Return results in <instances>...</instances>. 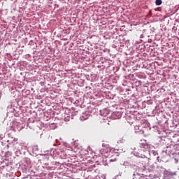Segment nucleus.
Segmentation results:
<instances>
[{"mask_svg": "<svg viewBox=\"0 0 179 179\" xmlns=\"http://www.w3.org/2000/svg\"><path fill=\"white\" fill-rule=\"evenodd\" d=\"M162 3H163V1L162 0H156L155 1V5H157V6L162 5Z\"/></svg>", "mask_w": 179, "mask_h": 179, "instance_id": "f257e3e1", "label": "nucleus"}, {"mask_svg": "<svg viewBox=\"0 0 179 179\" xmlns=\"http://www.w3.org/2000/svg\"><path fill=\"white\" fill-rule=\"evenodd\" d=\"M146 146V144L145 143H140V148H145Z\"/></svg>", "mask_w": 179, "mask_h": 179, "instance_id": "f03ea898", "label": "nucleus"}, {"mask_svg": "<svg viewBox=\"0 0 179 179\" xmlns=\"http://www.w3.org/2000/svg\"><path fill=\"white\" fill-rule=\"evenodd\" d=\"M117 161V159H110V162H116Z\"/></svg>", "mask_w": 179, "mask_h": 179, "instance_id": "7ed1b4c3", "label": "nucleus"}, {"mask_svg": "<svg viewBox=\"0 0 179 179\" xmlns=\"http://www.w3.org/2000/svg\"><path fill=\"white\" fill-rule=\"evenodd\" d=\"M17 138H14L13 140L14 142H17Z\"/></svg>", "mask_w": 179, "mask_h": 179, "instance_id": "20e7f679", "label": "nucleus"}, {"mask_svg": "<svg viewBox=\"0 0 179 179\" xmlns=\"http://www.w3.org/2000/svg\"><path fill=\"white\" fill-rule=\"evenodd\" d=\"M83 118H84V117H83V116H82V117H81V120H83Z\"/></svg>", "mask_w": 179, "mask_h": 179, "instance_id": "39448f33", "label": "nucleus"}]
</instances>
